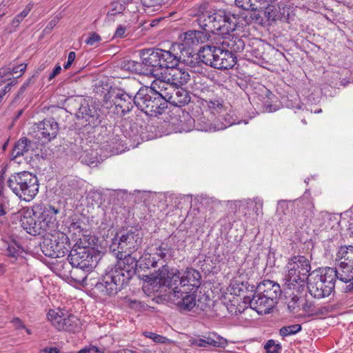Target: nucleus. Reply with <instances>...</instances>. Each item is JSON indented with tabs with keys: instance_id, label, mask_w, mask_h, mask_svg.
Masks as SVG:
<instances>
[{
	"instance_id": "f257e3e1",
	"label": "nucleus",
	"mask_w": 353,
	"mask_h": 353,
	"mask_svg": "<svg viewBox=\"0 0 353 353\" xmlns=\"http://www.w3.org/2000/svg\"><path fill=\"white\" fill-rule=\"evenodd\" d=\"M181 49H183L181 46L172 44L168 50L160 48L141 50L140 56L145 75L153 77L159 80L163 68L178 65L180 62L190 68H194L197 62L185 59Z\"/></svg>"
},
{
	"instance_id": "f03ea898",
	"label": "nucleus",
	"mask_w": 353,
	"mask_h": 353,
	"mask_svg": "<svg viewBox=\"0 0 353 353\" xmlns=\"http://www.w3.org/2000/svg\"><path fill=\"white\" fill-rule=\"evenodd\" d=\"M68 259L73 269L70 271L71 278L83 285H88V274L96 268L100 259V254L90 243L83 242L79 238L71 248Z\"/></svg>"
},
{
	"instance_id": "7ed1b4c3",
	"label": "nucleus",
	"mask_w": 353,
	"mask_h": 353,
	"mask_svg": "<svg viewBox=\"0 0 353 353\" xmlns=\"http://www.w3.org/2000/svg\"><path fill=\"white\" fill-rule=\"evenodd\" d=\"M196 15V21L203 30L221 37L234 32L239 23L237 15L224 9L209 10L207 3L197 8Z\"/></svg>"
},
{
	"instance_id": "20e7f679",
	"label": "nucleus",
	"mask_w": 353,
	"mask_h": 353,
	"mask_svg": "<svg viewBox=\"0 0 353 353\" xmlns=\"http://www.w3.org/2000/svg\"><path fill=\"white\" fill-rule=\"evenodd\" d=\"M201 276L200 272L192 268H188L181 274L177 269H169L168 265L161 266L154 274L147 276L146 281L151 285L166 287L168 289L189 290L192 287L195 290L201 285Z\"/></svg>"
},
{
	"instance_id": "39448f33",
	"label": "nucleus",
	"mask_w": 353,
	"mask_h": 353,
	"mask_svg": "<svg viewBox=\"0 0 353 353\" xmlns=\"http://www.w3.org/2000/svg\"><path fill=\"white\" fill-rule=\"evenodd\" d=\"M196 57L195 61L197 63L194 68L195 71L200 63H204L214 68L219 70H228L232 68L236 63V57L229 49L221 46H205L202 47Z\"/></svg>"
},
{
	"instance_id": "423d86ee",
	"label": "nucleus",
	"mask_w": 353,
	"mask_h": 353,
	"mask_svg": "<svg viewBox=\"0 0 353 353\" xmlns=\"http://www.w3.org/2000/svg\"><path fill=\"white\" fill-rule=\"evenodd\" d=\"M287 274L285 276L288 289L296 290L297 292L306 290V282L311 270L309 260L301 255H296L289 259L286 265Z\"/></svg>"
},
{
	"instance_id": "0eeeda50",
	"label": "nucleus",
	"mask_w": 353,
	"mask_h": 353,
	"mask_svg": "<svg viewBox=\"0 0 353 353\" xmlns=\"http://www.w3.org/2000/svg\"><path fill=\"white\" fill-rule=\"evenodd\" d=\"M135 105L145 114L157 117L168 108L165 93L148 86L141 87L134 97Z\"/></svg>"
},
{
	"instance_id": "6e6552de",
	"label": "nucleus",
	"mask_w": 353,
	"mask_h": 353,
	"mask_svg": "<svg viewBox=\"0 0 353 353\" xmlns=\"http://www.w3.org/2000/svg\"><path fill=\"white\" fill-rule=\"evenodd\" d=\"M136 86L134 89L111 88L105 94L104 108L108 109L110 114L123 116L132 110L134 103V97L137 92L138 83L132 81Z\"/></svg>"
},
{
	"instance_id": "1a4fd4ad",
	"label": "nucleus",
	"mask_w": 353,
	"mask_h": 353,
	"mask_svg": "<svg viewBox=\"0 0 353 353\" xmlns=\"http://www.w3.org/2000/svg\"><path fill=\"white\" fill-rule=\"evenodd\" d=\"M7 185L20 199L32 200L39 192L37 177L26 171L12 174L7 180Z\"/></svg>"
},
{
	"instance_id": "9d476101",
	"label": "nucleus",
	"mask_w": 353,
	"mask_h": 353,
	"mask_svg": "<svg viewBox=\"0 0 353 353\" xmlns=\"http://www.w3.org/2000/svg\"><path fill=\"white\" fill-rule=\"evenodd\" d=\"M142 242V235L137 229L121 228L112 238L109 249L116 258H121L123 254L137 251Z\"/></svg>"
},
{
	"instance_id": "9b49d317",
	"label": "nucleus",
	"mask_w": 353,
	"mask_h": 353,
	"mask_svg": "<svg viewBox=\"0 0 353 353\" xmlns=\"http://www.w3.org/2000/svg\"><path fill=\"white\" fill-rule=\"evenodd\" d=\"M89 285L93 286L94 292L103 298L115 296L128 283L121 276V273L117 272L110 265L108 266L104 274L95 283L92 279L88 281Z\"/></svg>"
},
{
	"instance_id": "f8f14e48",
	"label": "nucleus",
	"mask_w": 353,
	"mask_h": 353,
	"mask_svg": "<svg viewBox=\"0 0 353 353\" xmlns=\"http://www.w3.org/2000/svg\"><path fill=\"white\" fill-rule=\"evenodd\" d=\"M51 238H45L41 249L43 254L50 258H61L71 250L69 237L63 232L57 231L50 234Z\"/></svg>"
},
{
	"instance_id": "ddd939ff",
	"label": "nucleus",
	"mask_w": 353,
	"mask_h": 353,
	"mask_svg": "<svg viewBox=\"0 0 353 353\" xmlns=\"http://www.w3.org/2000/svg\"><path fill=\"white\" fill-rule=\"evenodd\" d=\"M210 38V34L205 30H189L183 34V43L176 44L181 46L183 49L181 50L183 51V54L185 57V59H189L190 61H195V59H193V58L194 56L196 57L195 58H196L197 54H192V51L190 52L189 50H185V48H193L199 44L205 43L209 41ZM198 59L199 57H197V59Z\"/></svg>"
},
{
	"instance_id": "4468645a",
	"label": "nucleus",
	"mask_w": 353,
	"mask_h": 353,
	"mask_svg": "<svg viewBox=\"0 0 353 353\" xmlns=\"http://www.w3.org/2000/svg\"><path fill=\"white\" fill-rule=\"evenodd\" d=\"M48 319L52 324L59 330L75 333L81 329L80 319L73 314L64 316L59 314L54 310H50Z\"/></svg>"
},
{
	"instance_id": "2eb2a0df",
	"label": "nucleus",
	"mask_w": 353,
	"mask_h": 353,
	"mask_svg": "<svg viewBox=\"0 0 353 353\" xmlns=\"http://www.w3.org/2000/svg\"><path fill=\"white\" fill-rule=\"evenodd\" d=\"M21 226L27 233L32 235H43L47 232L45 225L39 220L37 212L27 210L20 213Z\"/></svg>"
},
{
	"instance_id": "dca6fc26",
	"label": "nucleus",
	"mask_w": 353,
	"mask_h": 353,
	"mask_svg": "<svg viewBox=\"0 0 353 353\" xmlns=\"http://www.w3.org/2000/svg\"><path fill=\"white\" fill-rule=\"evenodd\" d=\"M134 252L125 253L121 258H117V261L110 266L121 273V276L128 283L130 280L136 274L138 259L136 256H133Z\"/></svg>"
},
{
	"instance_id": "f3484780",
	"label": "nucleus",
	"mask_w": 353,
	"mask_h": 353,
	"mask_svg": "<svg viewBox=\"0 0 353 353\" xmlns=\"http://www.w3.org/2000/svg\"><path fill=\"white\" fill-rule=\"evenodd\" d=\"M170 298L180 311H191L196 305V292H188L183 289H168Z\"/></svg>"
},
{
	"instance_id": "a211bd4d",
	"label": "nucleus",
	"mask_w": 353,
	"mask_h": 353,
	"mask_svg": "<svg viewBox=\"0 0 353 353\" xmlns=\"http://www.w3.org/2000/svg\"><path fill=\"white\" fill-rule=\"evenodd\" d=\"M172 248L164 242L160 244L155 243L149 248V252H145L143 255L145 264L148 267H157L155 256H157L158 260H162L164 262L168 261L172 256Z\"/></svg>"
},
{
	"instance_id": "6ab92c4d",
	"label": "nucleus",
	"mask_w": 353,
	"mask_h": 353,
	"mask_svg": "<svg viewBox=\"0 0 353 353\" xmlns=\"http://www.w3.org/2000/svg\"><path fill=\"white\" fill-rule=\"evenodd\" d=\"M166 69L167 72L162 73L159 79L161 82L176 88L185 85L190 81V75L185 69L177 65L168 66Z\"/></svg>"
},
{
	"instance_id": "aec40b11",
	"label": "nucleus",
	"mask_w": 353,
	"mask_h": 353,
	"mask_svg": "<svg viewBox=\"0 0 353 353\" xmlns=\"http://www.w3.org/2000/svg\"><path fill=\"white\" fill-rule=\"evenodd\" d=\"M244 303L250 305L251 309L259 314H268L274 305L273 301L257 290L252 295L244 297Z\"/></svg>"
},
{
	"instance_id": "412c9836",
	"label": "nucleus",
	"mask_w": 353,
	"mask_h": 353,
	"mask_svg": "<svg viewBox=\"0 0 353 353\" xmlns=\"http://www.w3.org/2000/svg\"><path fill=\"white\" fill-rule=\"evenodd\" d=\"M77 117L85 119L88 125L93 127L100 125L103 119L101 109L97 108L94 105H90L85 101L81 103L79 108Z\"/></svg>"
},
{
	"instance_id": "4be33fe9",
	"label": "nucleus",
	"mask_w": 353,
	"mask_h": 353,
	"mask_svg": "<svg viewBox=\"0 0 353 353\" xmlns=\"http://www.w3.org/2000/svg\"><path fill=\"white\" fill-rule=\"evenodd\" d=\"M336 261L342 272L341 275L346 276L348 274H353V246H341L336 254Z\"/></svg>"
},
{
	"instance_id": "5701e85b",
	"label": "nucleus",
	"mask_w": 353,
	"mask_h": 353,
	"mask_svg": "<svg viewBox=\"0 0 353 353\" xmlns=\"http://www.w3.org/2000/svg\"><path fill=\"white\" fill-rule=\"evenodd\" d=\"M41 212L38 214L39 220L44 224L48 234L56 232L58 228L57 214L59 210L48 205L41 209Z\"/></svg>"
},
{
	"instance_id": "b1692460",
	"label": "nucleus",
	"mask_w": 353,
	"mask_h": 353,
	"mask_svg": "<svg viewBox=\"0 0 353 353\" xmlns=\"http://www.w3.org/2000/svg\"><path fill=\"white\" fill-rule=\"evenodd\" d=\"M161 91L163 92L164 89L165 97L167 101V103H170L177 107H182L188 104L191 99V97L189 92L180 87L172 88V92H166V88L163 86L160 87Z\"/></svg>"
},
{
	"instance_id": "393cba45",
	"label": "nucleus",
	"mask_w": 353,
	"mask_h": 353,
	"mask_svg": "<svg viewBox=\"0 0 353 353\" xmlns=\"http://www.w3.org/2000/svg\"><path fill=\"white\" fill-rule=\"evenodd\" d=\"M341 273L339 266H338V268L327 267L323 270L321 274L316 275L315 277H319L323 283H324L328 288H330V289L334 292L336 279L340 281L350 280V276L348 274H347L346 276H343L341 275Z\"/></svg>"
},
{
	"instance_id": "a878e982",
	"label": "nucleus",
	"mask_w": 353,
	"mask_h": 353,
	"mask_svg": "<svg viewBox=\"0 0 353 353\" xmlns=\"http://www.w3.org/2000/svg\"><path fill=\"white\" fill-rule=\"evenodd\" d=\"M306 289L312 296L315 299H323L329 296L333 291L322 282L319 277L314 276L307 282Z\"/></svg>"
},
{
	"instance_id": "bb28decb",
	"label": "nucleus",
	"mask_w": 353,
	"mask_h": 353,
	"mask_svg": "<svg viewBox=\"0 0 353 353\" xmlns=\"http://www.w3.org/2000/svg\"><path fill=\"white\" fill-rule=\"evenodd\" d=\"M256 289L258 292H261L263 294L269 298V299L273 301L274 303H276V301L282 293L280 285L270 280L263 281L262 283H260L257 286Z\"/></svg>"
},
{
	"instance_id": "cd10ccee",
	"label": "nucleus",
	"mask_w": 353,
	"mask_h": 353,
	"mask_svg": "<svg viewBox=\"0 0 353 353\" xmlns=\"http://www.w3.org/2000/svg\"><path fill=\"white\" fill-rule=\"evenodd\" d=\"M41 137L48 141L54 139L59 132L58 123L53 119H44L38 124Z\"/></svg>"
},
{
	"instance_id": "c85d7f7f",
	"label": "nucleus",
	"mask_w": 353,
	"mask_h": 353,
	"mask_svg": "<svg viewBox=\"0 0 353 353\" xmlns=\"http://www.w3.org/2000/svg\"><path fill=\"white\" fill-rule=\"evenodd\" d=\"M35 143L28 139L27 137H22L14 144L12 151V159H16L18 157L24 156L30 151L34 150Z\"/></svg>"
},
{
	"instance_id": "c756f323",
	"label": "nucleus",
	"mask_w": 353,
	"mask_h": 353,
	"mask_svg": "<svg viewBox=\"0 0 353 353\" xmlns=\"http://www.w3.org/2000/svg\"><path fill=\"white\" fill-rule=\"evenodd\" d=\"M222 37L223 38V41L221 42L222 46L229 49L230 52H232L234 54L243 50L245 43L240 37L230 34Z\"/></svg>"
},
{
	"instance_id": "7c9ffc66",
	"label": "nucleus",
	"mask_w": 353,
	"mask_h": 353,
	"mask_svg": "<svg viewBox=\"0 0 353 353\" xmlns=\"http://www.w3.org/2000/svg\"><path fill=\"white\" fill-rule=\"evenodd\" d=\"M24 249L19 242L12 240L8 245L6 251V255L8 256L10 263H15L19 260L23 261Z\"/></svg>"
},
{
	"instance_id": "2f4dec72",
	"label": "nucleus",
	"mask_w": 353,
	"mask_h": 353,
	"mask_svg": "<svg viewBox=\"0 0 353 353\" xmlns=\"http://www.w3.org/2000/svg\"><path fill=\"white\" fill-rule=\"evenodd\" d=\"M68 231L73 235L82 239L83 242H86L87 232L86 224L79 219H73L68 227Z\"/></svg>"
},
{
	"instance_id": "473e14b6",
	"label": "nucleus",
	"mask_w": 353,
	"mask_h": 353,
	"mask_svg": "<svg viewBox=\"0 0 353 353\" xmlns=\"http://www.w3.org/2000/svg\"><path fill=\"white\" fill-rule=\"evenodd\" d=\"M206 347H225L227 345V341L214 332H211L202 336Z\"/></svg>"
},
{
	"instance_id": "72a5a7b5",
	"label": "nucleus",
	"mask_w": 353,
	"mask_h": 353,
	"mask_svg": "<svg viewBox=\"0 0 353 353\" xmlns=\"http://www.w3.org/2000/svg\"><path fill=\"white\" fill-rule=\"evenodd\" d=\"M206 347H225L227 345V341L214 332H211L202 336Z\"/></svg>"
},
{
	"instance_id": "f704fd0d",
	"label": "nucleus",
	"mask_w": 353,
	"mask_h": 353,
	"mask_svg": "<svg viewBox=\"0 0 353 353\" xmlns=\"http://www.w3.org/2000/svg\"><path fill=\"white\" fill-rule=\"evenodd\" d=\"M263 15L266 22L269 24L281 18L280 11L279 8L274 6L268 4V6L263 10Z\"/></svg>"
},
{
	"instance_id": "c9c22d12",
	"label": "nucleus",
	"mask_w": 353,
	"mask_h": 353,
	"mask_svg": "<svg viewBox=\"0 0 353 353\" xmlns=\"http://www.w3.org/2000/svg\"><path fill=\"white\" fill-rule=\"evenodd\" d=\"M110 151L112 154H119L123 150V141L119 135H113L107 141Z\"/></svg>"
},
{
	"instance_id": "e433bc0d",
	"label": "nucleus",
	"mask_w": 353,
	"mask_h": 353,
	"mask_svg": "<svg viewBox=\"0 0 353 353\" xmlns=\"http://www.w3.org/2000/svg\"><path fill=\"white\" fill-rule=\"evenodd\" d=\"M297 205L305 208L303 213L307 219H311L313 217L314 205L310 198L304 195L299 200Z\"/></svg>"
},
{
	"instance_id": "4c0bfd02",
	"label": "nucleus",
	"mask_w": 353,
	"mask_h": 353,
	"mask_svg": "<svg viewBox=\"0 0 353 353\" xmlns=\"http://www.w3.org/2000/svg\"><path fill=\"white\" fill-rule=\"evenodd\" d=\"M122 67L125 70L145 75L142 61L138 62L133 60H125L122 62Z\"/></svg>"
},
{
	"instance_id": "58836bf2",
	"label": "nucleus",
	"mask_w": 353,
	"mask_h": 353,
	"mask_svg": "<svg viewBox=\"0 0 353 353\" xmlns=\"http://www.w3.org/2000/svg\"><path fill=\"white\" fill-rule=\"evenodd\" d=\"M197 130L205 132L217 131V123H212L210 121L205 117H201L196 121Z\"/></svg>"
},
{
	"instance_id": "ea45409f",
	"label": "nucleus",
	"mask_w": 353,
	"mask_h": 353,
	"mask_svg": "<svg viewBox=\"0 0 353 353\" xmlns=\"http://www.w3.org/2000/svg\"><path fill=\"white\" fill-rule=\"evenodd\" d=\"M302 329L300 324H293L288 326H283L279 329V335L283 339L290 336L299 332Z\"/></svg>"
},
{
	"instance_id": "a19ab883",
	"label": "nucleus",
	"mask_w": 353,
	"mask_h": 353,
	"mask_svg": "<svg viewBox=\"0 0 353 353\" xmlns=\"http://www.w3.org/2000/svg\"><path fill=\"white\" fill-rule=\"evenodd\" d=\"M256 2L259 3V0H235L236 6L245 10H257Z\"/></svg>"
},
{
	"instance_id": "79ce46f5",
	"label": "nucleus",
	"mask_w": 353,
	"mask_h": 353,
	"mask_svg": "<svg viewBox=\"0 0 353 353\" xmlns=\"http://www.w3.org/2000/svg\"><path fill=\"white\" fill-rule=\"evenodd\" d=\"M43 68H41L37 71L31 77H30L19 88L17 94L14 97V100H17L20 98V97L23 94L27 88L29 86L30 83H33L35 81L36 78L39 75V71L42 70Z\"/></svg>"
},
{
	"instance_id": "37998d69",
	"label": "nucleus",
	"mask_w": 353,
	"mask_h": 353,
	"mask_svg": "<svg viewBox=\"0 0 353 353\" xmlns=\"http://www.w3.org/2000/svg\"><path fill=\"white\" fill-rule=\"evenodd\" d=\"M264 349L267 353H281L282 346L279 343H276L274 340L270 339L265 343Z\"/></svg>"
},
{
	"instance_id": "c03bdc74",
	"label": "nucleus",
	"mask_w": 353,
	"mask_h": 353,
	"mask_svg": "<svg viewBox=\"0 0 353 353\" xmlns=\"http://www.w3.org/2000/svg\"><path fill=\"white\" fill-rule=\"evenodd\" d=\"M223 119L224 121L217 123L219 130H224L236 123V119H234L233 114H226L223 116Z\"/></svg>"
},
{
	"instance_id": "a18cd8bd",
	"label": "nucleus",
	"mask_w": 353,
	"mask_h": 353,
	"mask_svg": "<svg viewBox=\"0 0 353 353\" xmlns=\"http://www.w3.org/2000/svg\"><path fill=\"white\" fill-rule=\"evenodd\" d=\"M122 4L120 0H115L111 3V9L108 12V15L115 16L122 13L125 7Z\"/></svg>"
},
{
	"instance_id": "49530a36",
	"label": "nucleus",
	"mask_w": 353,
	"mask_h": 353,
	"mask_svg": "<svg viewBox=\"0 0 353 353\" xmlns=\"http://www.w3.org/2000/svg\"><path fill=\"white\" fill-rule=\"evenodd\" d=\"M254 203V206L253 210H254L256 216H261L263 214V201L262 199L259 197H255L253 199H249L248 201V204H250Z\"/></svg>"
},
{
	"instance_id": "de8ad7c7",
	"label": "nucleus",
	"mask_w": 353,
	"mask_h": 353,
	"mask_svg": "<svg viewBox=\"0 0 353 353\" xmlns=\"http://www.w3.org/2000/svg\"><path fill=\"white\" fill-rule=\"evenodd\" d=\"M252 12L250 14V18L252 21L254 22L260 24V25H264L266 23V21L265 20V17L263 15V10H251Z\"/></svg>"
},
{
	"instance_id": "09e8293b",
	"label": "nucleus",
	"mask_w": 353,
	"mask_h": 353,
	"mask_svg": "<svg viewBox=\"0 0 353 353\" xmlns=\"http://www.w3.org/2000/svg\"><path fill=\"white\" fill-rule=\"evenodd\" d=\"M77 353H105V349L93 345H88L79 350Z\"/></svg>"
},
{
	"instance_id": "8fccbe9b",
	"label": "nucleus",
	"mask_w": 353,
	"mask_h": 353,
	"mask_svg": "<svg viewBox=\"0 0 353 353\" xmlns=\"http://www.w3.org/2000/svg\"><path fill=\"white\" fill-rule=\"evenodd\" d=\"M302 309L305 312L313 315L315 312L316 307L313 301H305L302 305Z\"/></svg>"
},
{
	"instance_id": "3c124183",
	"label": "nucleus",
	"mask_w": 353,
	"mask_h": 353,
	"mask_svg": "<svg viewBox=\"0 0 353 353\" xmlns=\"http://www.w3.org/2000/svg\"><path fill=\"white\" fill-rule=\"evenodd\" d=\"M145 335L157 343H164L167 340L165 337L153 332H145Z\"/></svg>"
},
{
	"instance_id": "603ef678",
	"label": "nucleus",
	"mask_w": 353,
	"mask_h": 353,
	"mask_svg": "<svg viewBox=\"0 0 353 353\" xmlns=\"http://www.w3.org/2000/svg\"><path fill=\"white\" fill-rule=\"evenodd\" d=\"M8 210V201L6 197L0 199V219L3 217Z\"/></svg>"
},
{
	"instance_id": "864d4df0",
	"label": "nucleus",
	"mask_w": 353,
	"mask_h": 353,
	"mask_svg": "<svg viewBox=\"0 0 353 353\" xmlns=\"http://www.w3.org/2000/svg\"><path fill=\"white\" fill-rule=\"evenodd\" d=\"M100 41L101 37L98 34L93 32L88 37L85 41L90 46H94L96 43L99 42Z\"/></svg>"
},
{
	"instance_id": "5fc2aeb1",
	"label": "nucleus",
	"mask_w": 353,
	"mask_h": 353,
	"mask_svg": "<svg viewBox=\"0 0 353 353\" xmlns=\"http://www.w3.org/2000/svg\"><path fill=\"white\" fill-rule=\"evenodd\" d=\"M290 291H291V293L289 292H287V294H289V296L291 297V300L292 301H294L296 303L299 304L300 299H301V294L303 292H297L296 290L294 289H288Z\"/></svg>"
},
{
	"instance_id": "6e6d98bb",
	"label": "nucleus",
	"mask_w": 353,
	"mask_h": 353,
	"mask_svg": "<svg viewBox=\"0 0 353 353\" xmlns=\"http://www.w3.org/2000/svg\"><path fill=\"white\" fill-rule=\"evenodd\" d=\"M27 68V64L25 63H21L19 65L11 67L12 74H17L20 72L21 74L19 77H21L26 71Z\"/></svg>"
},
{
	"instance_id": "4d7b16f0",
	"label": "nucleus",
	"mask_w": 353,
	"mask_h": 353,
	"mask_svg": "<svg viewBox=\"0 0 353 353\" xmlns=\"http://www.w3.org/2000/svg\"><path fill=\"white\" fill-rule=\"evenodd\" d=\"M190 343L192 346L194 347H206L204 341L203 340V338L201 336H198L194 339H190Z\"/></svg>"
},
{
	"instance_id": "13d9d810",
	"label": "nucleus",
	"mask_w": 353,
	"mask_h": 353,
	"mask_svg": "<svg viewBox=\"0 0 353 353\" xmlns=\"http://www.w3.org/2000/svg\"><path fill=\"white\" fill-rule=\"evenodd\" d=\"M142 3L145 7H154L160 6L163 0H141Z\"/></svg>"
},
{
	"instance_id": "bf43d9fd",
	"label": "nucleus",
	"mask_w": 353,
	"mask_h": 353,
	"mask_svg": "<svg viewBox=\"0 0 353 353\" xmlns=\"http://www.w3.org/2000/svg\"><path fill=\"white\" fill-rule=\"evenodd\" d=\"M32 8L33 3H29L23 10V11L18 14V17L20 18V19L23 20V19L29 14Z\"/></svg>"
},
{
	"instance_id": "052dcab7",
	"label": "nucleus",
	"mask_w": 353,
	"mask_h": 353,
	"mask_svg": "<svg viewBox=\"0 0 353 353\" xmlns=\"http://www.w3.org/2000/svg\"><path fill=\"white\" fill-rule=\"evenodd\" d=\"M32 8L33 3H29L23 10V11L18 14V17L20 18V19L23 20V19L29 14Z\"/></svg>"
},
{
	"instance_id": "680f3d73",
	"label": "nucleus",
	"mask_w": 353,
	"mask_h": 353,
	"mask_svg": "<svg viewBox=\"0 0 353 353\" xmlns=\"http://www.w3.org/2000/svg\"><path fill=\"white\" fill-rule=\"evenodd\" d=\"M32 8L33 3H29L23 10V11L18 14V17L20 18V19L23 20V19L29 14Z\"/></svg>"
},
{
	"instance_id": "e2e57ef3",
	"label": "nucleus",
	"mask_w": 353,
	"mask_h": 353,
	"mask_svg": "<svg viewBox=\"0 0 353 353\" xmlns=\"http://www.w3.org/2000/svg\"><path fill=\"white\" fill-rule=\"evenodd\" d=\"M75 57H76L75 52L73 51L70 52L68 57V61L63 65L64 69L67 70L71 66V65L72 64V63L74 62V61L75 59Z\"/></svg>"
},
{
	"instance_id": "0e129e2a",
	"label": "nucleus",
	"mask_w": 353,
	"mask_h": 353,
	"mask_svg": "<svg viewBox=\"0 0 353 353\" xmlns=\"http://www.w3.org/2000/svg\"><path fill=\"white\" fill-rule=\"evenodd\" d=\"M348 275L350 276H349L350 280H348V281H341L342 282H344L345 283H348V284L346 285V286L345 288V290L346 292H352L353 291V274L350 273V274H348Z\"/></svg>"
},
{
	"instance_id": "69168bd1",
	"label": "nucleus",
	"mask_w": 353,
	"mask_h": 353,
	"mask_svg": "<svg viewBox=\"0 0 353 353\" xmlns=\"http://www.w3.org/2000/svg\"><path fill=\"white\" fill-rule=\"evenodd\" d=\"M126 31V28L123 26H119L114 34V37L115 38H123L125 37V33Z\"/></svg>"
},
{
	"instance_id": "338daca9",
	"label": "nucleus",
	"mask_w": 353,
	"mask_h": 353,
	"mask_svg": "<svg viewBox=\"0 0 353 353\" xmlns=\"http://www.w3.org/2000/svg\"><path fill=\"white\" fill-rule=\"evenodd\" d=\"M61 71V67L60 65H57L53 71L50 74L48 77V80L51 81L57 75H58Z\"/></svg>"
},
{
	"instance_id": "774afa93",
	"label": "nucleus",
	"mask_w": 353,
	"mask_h": 353,
	"mask_svg": "<svg viewBox=\"0 0 353 353\" xmlns=\"http://www.w3.org/2000/svg\"><path fill=\"white\" fill-rule=\"evenodd\" d=\"M60 350L57 347H46L40 353H59Z\"/></svg>"
}]
</instances>
